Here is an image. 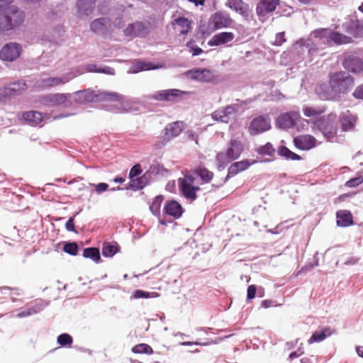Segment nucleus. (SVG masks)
<instances>
[{"label":"nucleus","instance_id":"18","mask_svg":"<svg viewBox=\"0 0 363 363\" xmlns=\"http://www.w3.org/2000/svg\"><path fill=\"white\" fill-rule=\"evenodd\" d=\"M124 33L127 36H143L147 33V30L143 23L135 22L128 25L125 29Z\"/></svg>","mask_w":363,"mask_h":363},{"label":"nucleus","instance_id":"4","mask_svg":"<svg viewBox=\"0 0 363 363\" xmlns=\"http://www.w3.org/2000/svg\"><path fill=\"white\" fill-rule=\"evenodd\" d=\"M178 186L183 196L191 201L197 199V192L201 189L197 184L196 177L189 171L186 172L184 177L178 179Z\"/></svg>","mask_w":363,"mask_h":363},{"label":"nucleus","instance_id":"30","mask_svg":"<svg viewBox=\"0 0 363 363\" xmlns=\"http://www.w3.org/2000/svg\"><path fill=\"white\" fill-rule=\"evenodd\" d=\"M97 96L100 100L109 102L123 101L124 99V96L118 92L103 91Z\"/></svg>","mask_w":363,"mask_h":363},{"label":"nucleus","instance_id":"43","mask_svg":"<svg viewBox=\"0 0 363 363\" xmlns=\"http://www.w3.org/2000/svg\"><path fill=\"white\" fill-rule=\"evenodd\" d=\"M57 342L62 347H70L73 342V339L70 335L62 333L57 337Z\"/></svg>","mask_w":363,"mask_h":363},{"label":"nucleus","instance_id":"53","mask_svg":"<svg viewBox=\"0 0 363 363\" xmlns=\"http://www.w3.org/2000/svg\"><path fill=\"white\" fill-rule=\"evenodd\" d=\"M93 186L95 187V191L97 194L106 191L108 188V185L106 183H99L98 184H93Z\"/></svg>","mask_w":363,"mask_h":363},{"label":"nucleus","instance_id":"9","mask_svg":"<svg viewBox=\"0 0 363 363\" xmlns=\"http://www.w3.org/2000/svg\"><path fill=\"white\" fill-rule=\"evenodd\" d=\"M21 46L16 43L6 44L0 51V58L4 61L12 62L21 54Z\"/></svg>","mask_w":363,"mask_h":363},{"label":"nucleus","instance_id":"45","mask_svg":"<svg viewBox=\"0 0 363 363\" xmlns=\"http://www.w3.org/2000/svg\"><path fill=\"white\" fill-rule=\"evenodd\" d=\"M257 152L262 155L273 156L275 150L270 143H267L264 145L259 147L257 150Z\"/></svg>","mask_w":363,"mask_h":363},{"label":"nucleus","instance_id":"44","mask_svg":"<svg viewBox=\"0 0 363 363\" xmlns=\"http://www.w3.org/2000/svg\"><path fill=\"white\" fill-rule=\"evenodd\" d=\"M158 296V294L157 292H152L150 293L147 291H145L143 290L137 289L134 291L133 295L132 296L131 298H152V297H157Z\"/></svg>","mask_w":363,"mask_h":363},{"label":"nucleus","instance_id":"19","mask_svg":"<svg viewBox=\"0 0 363 363\" xmlns=\"http://www.w3.org/2000/svg\"><path fill=\"white\" fill-rule=\"evenodd\" d=\"M180 95L181 91L178 89H167L157 91L152 98L157 101H173Z\"/></svg>","mask_w":363,"mask_h":363},{"label":"nucleus","instance_id":"55","mask_svg":"<svg viewBox=\"0 0 363 363\" xmlns=\"http://www.w3.org/2000/svg\"><path fill=\"white\" fill-rule=\"evenodd\" d=\"M277 41L279 45H281L286 41V39L284 38V33H279L277 35Z\"/></svg>","mask_w":363,"mask_h":363},{"label":"nucleus","instance_id":"27","mask_svg":"<svg viewBox=\"0 0 363 363\" xmlns=\"http://www.w3.org/2000/svg\"><path fill=\"white\" fill-rule=\"evenodd\" d=\"M108 22L106 18L96 19L90 25L91 30L96 33H103L106 30Z\"/></svg>","mask_w":363,"mask_h":363},{"label":"nucleus","instance_id":"12","mask_svg":"<svg viewBox=\"0 0 363 363\" xmlns=\"http://www.w3.org/2000/svg\"><path fill=\"white\" fill-rule=\"evenodd\" d=\"M342 65L345 69L354 73H359L363 71L362 60L351 55L345 57Z\"/></svg>","mask_w":363,"mask_h":363},{"label":"nucleus","instance_id":"11","mask_svg":"<svg viewBox=\"0 0 363 363\" xmlns=\"http://www.w3.org/2000/svg\"><path fill=\"white\" fill-rule=\"evenodd\" d=\"M189 78L202 82H209L215 79L213 73L206 69H191L186 72Z\"/></svg>","mask_w":363,"mask_h":363},{"label":"nucleus","instance_id":"35","mask_svg":"<svg viewBox=\"0 0 363 363\" xmlns=\"http://www.w3.org/2000/svg\"><path fill=\"white\" fill-rule=\"evenodd\" d=\"M228 6L242 15L247 13L248 8L247 5L242 0H228Z\"/></svg>","mask_w":363,"mask_h":363},{"label":"nucleus","instance_id":"25","mask_svg":"<svg viewBox=\"0 0 363 363\" xmlns=\"http://www.w3.org/2000/svg\"><path fill=\"white\" fill-rule=\"evenodd\" d=\"M337 225L341 227H347L353 223L352 216L348 211H339L336 213Z\"/></svg>","mask_w":363,"mask_h":363},{"label":"nucleus","instance_id":"40","mask_svg":"<svg viewBox=\"0 0 363 363\" xmlns=\"http://www.w3.org/2000/svg\"><path fill=\"white\" fill-rule=\"evenodd\" d=\"M278 153L280 156L284 157L287 160H299L301 157L296 153L291 151L289 148L285 146L279 147Z\"/></svg>","mask_w":363,"mask_h":363},{"label":"nucleus","instance_id":"59","mask_svg":"<svg viewBox=\"0 0 363 363\" xmlns=\"http://www.w3.org/2000/svg\"><path fill=\"white\" fill-rule=\"evenodd\" d=\"M302 353V352L301 353H298L297 351L293 352L289 354V358L292 359L294 358L298 357Z\"/></svg>","mask_w":363,"mask_h":363},{"label":"nucleus","instance_id":"57","mask_svg":"<svg viewBox=\"0 0 363 363\" xmlns=\"http://www.w3.org/2000/svg\"><path fill=\"white\" fill-rule=\"evenodd\" d=\"M272 302L269 300H264L262 301V303H261V306L263 308H269V307L272 306Z\"/></svg>","mask_w":363,"mask_h":363},{"label":"nucleus","instance_id":"50","mask_svg":"<svg viewBox=\"0 0 363 363\" xmlns=\"http://www.w3.org/2000/svg\"><path fill=\"white\" fill-rule=\"evenodd\" d=\"M363 182V178L361 177H355L353 179H350L347 181L345 184V185L348 187L353 188L355 187L359 184H361Z\"/></svg>","mask_w":363,"mask_h":363},{"label":"nucleus","instance_id":"51","mask_svg":"<svg viewBox=\"0 0 363 363\" xmlns=\"http://www.w3.org/2000/svg\"><path fill=\"white\" fill-rule=\"evenodd\" d=\"M352 95L355 99L363 100V84L355 89Z\"/></svg>","mask_w":363,"mask_h":363},{"label":"nucleus","instance_id":"31","mask_svg":"<svg viewBox=\"0 0 363 363\" xmlns=\"http://www.w3.org/2000/svg\"><path fill=\"white\" fill-rule=\"evenodd\" d=\"M331 334L332 331L330 328L327 327L320 331H315L308 342L309 344H312L315 342H320L325 340L328 336H330Z\"/></svg>","mask_w":363,"mask_h":363},{"label":"nucleus","instance_id":"36","mask_svg":"<svg viewBox=\"0 0 363 363\" xmlns=\"http://www.w3.org/2000/svg\"><path fill=\"white\" fill-rule=\"evenodd\" d=\"M119 251V246L117 244L105 242L102 247V255L106 257H111Z\"/></svg>","mask_w":363,"mask_h":363},{"label":"nucleus","instance_id":"33","mask_svg":"<svg viewBox=\"0 0 363 363\" xmlns=\"http://www.w3.org/2000/svg\"><path fill=\"white\" fill-rule=\"evenodd\" d=\"M175 25L177 26V31L182 35L187 34L191 28V22L184 17L177 18L175 20Z\"/></svg>","mask_w":363,"mask_h":363},{"label":"nucleus","instance_id":"23","mask_svg":"<svg viewBox=\"0 0 363 363\" xmlns=\"http://www.w3.org/2000/svg\"><path fill=\"white\" fill-rule=\"evenodd\" d=\"M233 111V108L231 106H228L215 111L211 116L215 121L227 123L230 119Z\"/></svg>","mask_w":363,"mask_h":363},{"label":"nucleus","instance_id":"56","mask_svg":"<svg viewBox=\"0 0 363 363\" xmlns=\"http://www.w3.org/2000/svg\"><path fill=\"white\" fill-rule=\"evenodd\" d=\"M86 1H90V8H93V6L94 5V0H79L78 1L77 6L80 8Z\"/></svg>","mask_w":363,"mask_h":363},{"label":"nucleus","instance_id":"47","mask_svg":"<svg viewBox=\"0 0 363 363\" xmlns=\"http://www.w3.org/2000/svg\"><path fill=\"white\" fill-rule=\"evenodd\" d=\"M162 201L163 199L162 196H157L154 199L150 207L153 214L158 215L160 213Z\"/></svg>","mask_w":363,"mask_h":363},{"label":"nucleus","instance_id":"3","mask_svg":"<svg viewBox=\"0 0 363 363\" xmlns=\"http://www.w3.org/2000/svg\"><path fill=\"white\" fill-rule=\"evenodd\" d=\"M24 13L16 6L5 11H0V30H9L20 26L24 21Z\"/></svg>","mask_w":363,"mask_h":363},{"label":"nucleus","instance_id":"29","mask_svg":"<svg viewBox=\"0 0 363 363\" xmlns=\"http://www.w3.org/2000/svg\"><path fill=\"white\" fill-rule=\"evenodd\" d=\"M303 113L305 116L308 118L315 117L323 113L326 111L325 106H303L302 108Z\"/></svg>","mask_w":363,"mask_h":363},{"label":"nucleus","instance_id":"20","mask_svg":"<svg viewBox=\"0 0 363 363\" xmlns=\"http://www.w3.org/2000/svg\"><path fill=\"white\" fill-rule=\"evenodd\" d=\"M340 122L343 131L350 130L355 126L357 117L351 113L350 111H347L340 115Z\"/></svg>","mask_w":363,"mask_h":363},{"label":"nucleus","instance_id":"21","mask_svg":"<svg viewBox=\"0 0 363 363\" xmlns=\"http://www.w3.org/2000/svg\"><path fill=\"white\" fill-rule=\"evenodd\" d=\"M189 172L194 177L195 175L199 177L202 182V184L210 183L214 177L213 172L208 170L203 166L196 167V168L189 170Z\"/></svg>","mask_w":363,"mask_h":363},{"label":"nucleus","instance_id":"22","mask_svg":"<svg viewBox=\"0 0 363 363\" xmlns=\"http://www.w3.org/2000/svg\"><path fill=\"white\" fill-rule=\"evenodd\" d=\"M164 213L175 219L179 218L183 213L182 206L176 201H169L164 208Z\"/></svg>","mask_w":363,"mask_h":363},{"label":"nucleus","instance_id":"7","mask_svg":"<svg viewBox=\"0 0 363 363\" xmlns=\"http://www.w3.org/2000/svg\"><path fill=\"white\" fill-rule=\"evenodd\" d=\"M301 119L299 111H290L280 114L276 119V125L281 129H290L296 126Z\"/></svg>","mask_w":363,"mask_h":363},{"label":"nucleus","instance_id":"17","mask_svg":"<svg viewBox=\"0 0 363 363\" xmlns=\"http://www.w3.org/2000/svg\"><path fill=\"white\" fill-rule=\"evenodd\" d=\"M315 93L323 100H337L335 91L332 90L330 84H319L315 88Z\"/></svg>","mask_w":363,"mask_h":363},{"label":"nucleus","instance_id":"2","mask_svg":"<svg viewBox=\"0 0 363 363\" xmlns=\"http://www.w3.org/2000/svg\"><path fill=\"white\" fill-rule=\"evenodd\" d=\"M313 128L320 130L328 140H333L337 135V116L330 113L316 118L313 121Z\"/></svg>","mask_w":363,"mask_h":363},{"label":"nucleus","instance_id":"28","mask_svg":"<svg viewBox=\"0 0 363 363\" xmlns=\"http://www.w3.org/2000/svg\"><path fill=\"white\" fill-rule=\"evenodd\" d=\"M250 165L247 160H242L233 163L228 168V174L235 176L240 172L247 169Z\"/></svg>","mask_w":363,"mask_h":363},{"label":"nucleus","instance_id":"61","mask_svg":"<svg viewBox=\"0 0 363 363\" xmlns=\"http://www.w3.org/2000/svg\"><path fill=\"white\" fill-rule=\"evenodd\" d=\"M356 351L359 357H363V347H357Z\"/></svg>","mask_w":363,"mask_h":363},{"label":"nucleus","instance_id":"64","mask_svg":"<svg viewBox=\"0 0 363 363\" xmlns=\"http://www.w3.org/2000/svg\"><path fill=\"white\" fill-rule=\"evenodd\" d=\"M301 363H313V362L308 357H304L301 360Z\"/></svg>","mask_w":363,"mask_h":363},{"label":"nucleus","instance_id":"38","mask_svg":"<svg viewBox=\"0 0 363 363\" xmlns=\"http://www.w3.org/2000/svg\"><path fill=\"white\" fill-rule=\"evenodd\" d=\"M148 183L147 178L146 175H143L141 177H138L130 181V186L134 189H143Z\"/></svg>","mask_w":363,"mask_h":363},{"label":"nucleus","instance_id":"8","mask_svg":"<svg viewBox=\"0 0 363 363\" xmlns=\"http://www.w3.org/2000/svg\"><path fill=\"white\" fill-rule=\"evenodd\" d=\"M271 119L269 116L261 115L255 118L250 124L248 131L250 135L261 134L271 129Z\"/></svg>","mask_w":363,"mask_h":363},{"label":"nucleus","instance_id":"41","mask_svg":"<svg viewBox=\"0 0 363 363\" xmlns=\"http://www.w3.org/2000/svg\"><path fill=\"white\" fill-rule=\"evenodd\" d=\"M347 31L354 37H359L363 35V25H361L359 22H352Z\"/></svg>","mask_w":363,"mask_h":363},{"label":"nucleus","instance_id":"63","mask_svg":"<svg viewBox=\"0 0 363 363\" xmlns=\"http://www.w3.org/2000/svg\"><path fill=\"white\" fill-rule=\"evenodd\" d=\"M189 1L195 3L196 5H203L205 0H189Z\"/></svg>","mask_w":363,"mask_h":363},{"label":"nucleus","instance_id":"49","mask_svg":"<svg viewBox=\"0 0 363 363\" xmlns=\"http://www.w3.org/2000/svg\"><path fill=\"white\" fill-rule=\"evenodd\" d=\"M142 172V170H141V167L140 164H135L134 165L130 172H129V177L130 179V180L136 178L138 177V175H140Z\"/></svg>","mask_w":363,"mask_h":363},{"label":"nucleus","instance_id":"14","mask_svg":"<svg viewBox=\"0 0 363 363\" xmlns=\"http://www.w3.org/2000/svg\"><path fill=\"white\" fill-rule=\"evenodd\" d=\"M235 34L232 32H221L213 35L208 42L210 46H219L232 42Z\"/></svg>","mask_w":363,"mask_h":363},{"label":"nucleus","instance_id":"60","mask_svg":"<svg viewBox=\"0 0 363 363\" xmlns=\"http://www.w3.org/2000/svg\"><path fill=\"white\" fill-rule=\"evenodd\" d=\"M202 52H203V50L200 48H194V50H193V55L194 56L199 55L201 54Z\"/></svg>","mask_w":363,"mask_h":363},{"label":"nucleus","instance_id":"54","mask_svg":"<svg viewBox=\"0 0 363 363\" xmlns=\"http://www.w3.org/2000/svg\"><path fill=\"white\" fill-rule=\"evenodd\" d=\"M74 217H70L65 223V228L68 231H75Z\"/></svg>","mask_w":363,"mask_h":363},{"label":"nucleus","instance_id":"48","mask_svg":"<svg viewBox=\"0 0 363 363\" xmlns=\"http://www.w3.org/2000/svg\"><path fill=\"white\" fill-rule=\"evenodd\" d=\"M134 67L135 68V72L150 70L156 68V67H154L151 63H146L141 61L136 62L134 65Z\"/></svg>","mask_w":363,"mask_h":363},{"label":"nucleus","instance_id":"16","mask_svg":"<svg viewBox=\"0 0 363 363\" xmlns=\"http://www.w3.org/2000/svg\"><path fill=\"white\" fill-rule=\"evenodd\" d=\"M211 19L216 29L230 27L233 23L228 14L221 12L214 13Z\"/></svg>","mask_w":363,"mask_h":363},{"label":"nucleus","instance_id":"52","mask_svg":"<svg viewBox=\"0 0 363 363\" xmlns=\"http://www.w3.org/2000/svg\"><path fill=\"white\" fill-rule=\"evenodd\" d=\"M257 291V288L255 285H250L247 288V300H252L255 297Z\"/></svg>","mask_w":363,"mask_h":363},{"label":"nucleus","instance_id":"62","mask_svg":"<svg viewBox=\"0 0 363 363\" xmlns=\"http://www.w3.org/2000/svg\"><path fill=\"white\" fill-rule=\"evenodd\" d=\"M125 179L121 177H116L113 179V182L116 183H123Z\"/></svg>","mask_w":363,"mask_h":363},{"label":"nucleus","instance_id":"1","mask_svg":"<svg viewBox=\"0 0 363 363\" xmlns=\"http://www.w3.org/2000/svg\"><path fill=\"white\" fill-rule=\"evenodd\" d=\"M329 82L336 99H340L341 94L347 93L354 84V78L343 71L332 74Z\"/></svg>","mask_w":363,"mask_h":363},{"label":"nucleus","instance_id":"13","mask_svg":"<svg viewBox=\"0 0 363 363\" xmlns=\"http://www.w3.org/2000/svg\"><path fill=\"white\" fill-rule=\"evenodd\" d=\"M68 99V94L57 93L48 94L43 97L42 102L48 106H57L64 104Z\"/></svg>","mask_w":363,"mask_h":363},{"label":"nucleus","instance_id":"32","mask_svg":"<svg viewBox=\"0 0 363 363\" xmlns=\"http://www.w3.org/2000/svg\"><path fill=\"white\" fill-rule=\"evenodd\" d=\"M27 89V85L24 81H18L17 82L11 83L8 87L5 89L6 94H17Z\"/></svg>","mask_w":363,"mask_h":363},{"label":"nucleus","instance_id":"39","mask_svg":"<svg viewBox=\"0 0 363 363\" xmlns=\"http://www.w3.org/2000/svg\"><path fill=\"white\" fill-rule=\"evenodd\" d=\"M331 30L328 28H321L315 30L313 32V35L315 38L323 40L328 45L329 44Z\"/></svg>","mask_w":363,"mask_h":363},{"label":"nucleus","instance_id":"34","mask_svg":"<svg viewBox=\"0 0 363 363\" xmlns=\"http://www.w3.org/2000/svg\"><path fill=\"white\" fill-rule=\"evenodd\" d=\"M67 81L60 77H48L41 81L40 86L43 88H51L64 84Z\"/></svg>","mask_w":363,"mask_h":363},{"label":"nucleus","instance_id":"42","mask_svg":"<svg viewBox=\"0 0 363 363\" xmlns=\"http://www.w3.org/2000/svg\"><path fill=\"white\" fill-rule=\"evenodd\" d=\"M132 352L133 353L150 354H152L153 350L149 345L141 343L134 346L132 348Z\"/></svg>","mask_w":363,"mask_h":363},{"label":"nucleus","instance_id":"37","mask_svg":"<svg viewBox=\"0 0 363 363\" xmlns=\"http://www.w3.org/2000/svg\"><path fill=\"white\" fill-rule=\"evenodd\" d=\"M83 256L85 258H89L95 262H99L101 260L100 252L98 248L87 247L83 251Z\"/></svg>","mask_w":363,"mask_h":363},{"label":"nucleus","instance_id":"24","mask_svg":"<svg viewBox=\"0 0 363 363\" xmlns=\"http://www.w3.org/2000/svg\"><path fill=\"white\" fill-rule=\"evenodd\" d=\"M352 42V39L351 37L347 36L339 32L333 31L331 30L328 46H331L333 44H335L337 45L349 44L351 43Z\"/></svg>","mask_w":363,"mask_h":363},{"label":"nucleus","instance_id":"58","mask_svg":"<svg viewBox=\"0 0 363 363\" xmlns=\"http://www.w3.org/2000/svg\"><path fill=\"white\" fill-rule=\"evenodd\" d=\"M13 1V0H0V7H4L12 3Z\"/></svg>","mask_w":363,"mask_h":363},{"label":"nucleus","instance_id":"26","mask_svg":"<svg viewBox=\"0 0 363 363\" xmlns=\"http://www.w3.org/2000/svg\"><path fill=\"white\" fill-rule=\"evenodd\" d=\"M23 118L31 125H38L43 119V114L35 111H29L23 113Z\"/></svg>","mask_w":363,"mask_h":363},{"label":"nucleus","instance_id":"15","mask_svg":"<svg viewBox=\"0 0 363 363\" xmlns=\"http://www.w3.org/2000/svg\"><path fill=\"white\" fill-rule=\"evenodd\" d=\"M279 0H261L257 5L256 11L258 16H265L274 11Z\"/></svg>","mask_w":363,"mask_h":363},{"label":"nucleus","instance_id":"5","mask_svg":"<svg viewBox=\"0 0 363 363\" xmlns=\"http://www.w3.org/2000/svg\"><path fill=\"white\" fill-rule=\"evenodd\" d=\"M243 151L242 142L237 139H230L225 152H220L216 155V160L219 166H223L237 160Z\"/></svg>","mask_w":363,"mask_h":363},{"label":"nucleus","instance_id":"6","mask_svg":"<svg viewBox=\"0 0 363 363\" xmlns=\"http://www.w3.org/2000/svg\"><path fill=\"white\" fill-rule=\"evenodd\" d=\"M184 130L182 121H175L169 123L164 128L162 140L155 144V148L160 149L166 145L169 141L179 136Z\"/></svg>","mask_w":363,"mask_h":363},{"label":"nucleus","instance_id":"46","mask_svg":"<svg viewBox=\"0 0 363 363\" xmlns=\"http://www.w3.org/2000/svg\"><path fill=\"white\" fill-rule=\"evenodd\" d=\"M78 245L76 242H67L65 244L63 250L71 255L75 256L78 253Z\"/></svg>","mask_w":363,"mask_h":363},{"label":"nucleus","instance_id":"10","mask_svg":"<svg viewBox=\"0 0 363 363\" xmlns=\"http://www.w3.org/2000/svg\"><path fill=\"white\" fill-rule=\"evenodd\" d=\"M296 147L301 150H309L315 147L317 140L311 135L305 134L294 138Z\"/></svg>","mask_w":363,"mask_h":363}]
</instances>
